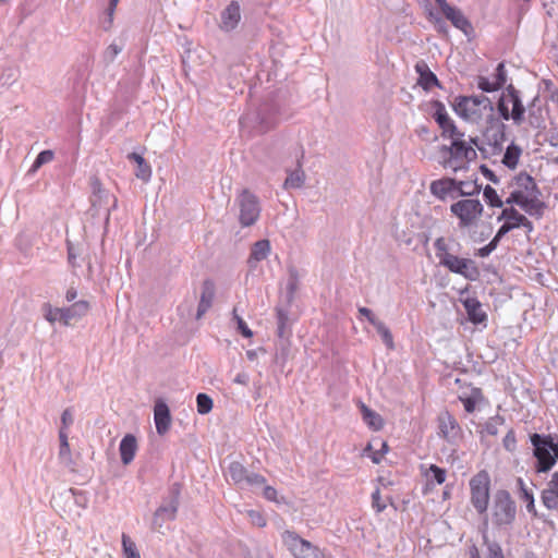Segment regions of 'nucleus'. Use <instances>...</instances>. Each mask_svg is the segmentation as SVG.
Instances as JSON below:
<instances>
[{"instance_id": "obj_37", "label": "nucleus", "mask_w": 558, "mask_h": 558, "mask_svg": "<svg viewBox=\"0 0 558 558\" xmlns=\"http://www.w3.org/2000/svg\"><path fill=\"white\" fill-rule=\"evenodd\" d=\"M434 247L436 250V256L441 264L447 256H451L452 254L449 252L450 247L448 241L445 238L436 239L434 243Z\"/></svg>"}, {"instance_id": "obj_62", "label": "nucleus", "mask_w": 558, "mask_h": 558, "mask_svg": "<svg viewBox=\"0 0 558 558\" xmlns=\"http://www.w3.org/2000/svg\"><path fill=\"white\" fill-rule=\"evenodd\" d=\"M68 429H63V428H60L59 430V440H60V446H63V445H69V440H68Z\"/></svg>"}, {"instance_id": "obj_41", "label": "nucleus", "mask_w": 558, "mask_h": 558, "mask_svg": "<svg viewBox=\"0 0 558 558\" xmlns=\"http://www.w3.org/2000/svg\"><path fill=\"white\" fill-rule=\"evenodd\" d=\"M46 313L45 318L53 324L56 322H61L63 324L64 310L63 307H51L50 305H45Z\"/></svg>"}, {"instance_id": "obj_21", "label": "nucleus", "mask_w": 558, "mask_h": 558, "mask_svg": "<svg viewBox=\"0 0 558 558\" xmlns=\"http://www.w3.org/2000/svg\"><path fill=\"white\" fill-rule=\"evenodd\" d=\"M270 242L266 239L255 242L252 246L250 257L247 259L248 267L255 269L257 264L268 257L270 254Z\"/></svg>"}, {"instance_id": "obj_32", "label": "nucleus", "mask_w": 558, "mask_h": 558, "mask_svg": "<svg viewBox=\"0 0 558 558\" xmlns=\"http://www.w3.org/2000/svg\"><path fill=\"white\" fill-rule=\"evenodd\" d=\"M304 181H305L304 171L301 169H296L294 171H291L288 174V177L283 183V186H284V189H300L304 184Z\"/></svg>"}, {"instance_id": "obj_6", "label": "nucleus", "mask_w": 558, "mask_h": 558, "mask_svg": "<svg viewBox=\"0 0 558 558\" xmlns=\"http://www.w3.org/2000/svg\"><path fill=\"white\" fill-rule=\"evenodd\" d=\"M483 205L478 199L465 198L453 203L450 211L459 219L460 228H468L477 222L483 214Z\"/></svg>"}, {"instance_id": "obj_29", "label": "nucleus", "mask_w": 558, "mask_h": 558, "mask_svg": "<svg viewBox=\"0 0 558 558\" xmlns=\"http://www.w3.org/2000/svg\"><path fill=\"white\" fill-rule=\"evenodd\" d=\"M463 305L473 323L480 324L486 319V314L483 312L482 305L476 299H466Z\"/></svg>"}, {"instance_id": "obj_61", "label": "nucleus", "mask_w": 558, "mask_h": 558, "mask_svg": "<svg viewBox=\"0 0 558 558\" xmlns=\"http://www.w3.org/2000/svg\"><path fill=\"white\" fill-rule=\"evenodd\" d=\"M68 256H69L70 263H72V264L74 263L75 258L77 257V252L70 242L68 243Z\"/></svg>"}, {"instance_id": "obj_23", "label": "nucleus", "mask_w": 558, "mask_h": 558, "mask_svg": "<svg viewBox=\"0 0 558 558\" xmlns=\"http://www.w3.org/2000/svg\"><path fill=\"white\" fill-rule=\"evenodd\" d=\"M439 430L444 438L450 439L458 435L459 425L456 418L448 412H441L438 416Z\"/></svg>"}, {"instance_id": "obj_48", "label": "nucleus", "mask_w": 558, "mask_h": 558, "mask_svg": "<svg viewBox=\"0 0 558 558\" xmlns=\"http://www.w3.org/2000/svg\"><path fill=\"white\" fill-rule=\"evenodd\" d=\"M58 456H59V459L62 464H64L66 466L72 465L73 460H72V456H71L70 445L60 446Z\"/></svg>"}, {"instance_id": "obj_51", "label": "nucleus", "mask_w": 558, "mask_h": 558, "mask_svg": "<svg viewBox=\"0 0 558 558\" xmlns=\"http://www.w3.org/2000/svg\"><path fill=\"white\" fill-rule=\"evenodd\" d=\"M506 81H507V73H506L505 64L504 63H499L497 65V68H496L495 81L494 82L500 88L506 83Z\"/></svg>"}, {"instance_id": "obj_52", "label": "nucleus", "mask_w": 558, "mask_h": 558, "mask_svg": "<svg viewBox=\"0 0 558 558\" xmlns=\"http://www.w3.org/2000/svg\"><path fill=\"white\" fill-rule=\"evenodd\" d=\"M260 487H263V495L267 500L279 502L278 492L276 490V488H274L272 486L265 485V484L262 485Z\"/></svg>"}, {"instance_id": "obj_44", "label": "nucleus", "mask_w": 558, "mask_h": 558, "mask_svg": "<svg viewBox=\"0 0 558 558\" xmlns=\"http://www.w3.org/2000/svg\"><path fill=\"white\" fill-rule=\"evenodd\" d=\"M484 197H485V201L492 207H502V205H504V202L499 198L496 190L493 189L490 185H487L484 189Z\"/></svg>"}, {"instance_id": "obj_63", "label": "nucleus", "mask_w": 558, "mask_h": 558, "mask_svg": "<svg viewBox=\"0 0 558 558\" xmlns=\"http://www.w3.org/2000/svg\"><path fill=\"white\" fill-rule=\"evenodd\" d=\"M118 2H119V0H110V2H109V7L107 9V12H108V16H109L110 22L112 21V16H113V13H114V10H116V7H117Z\"/></svg>"}, {"instance_id": "obj_38", "label": "nucleus", "mask_w": 558, "mask_h": 558, "mask_svg": "<svg viewBox=\"0 0 558 558\" xmlns=\"http://www.w3.org/2000/svg\"><path fill=\"white\" fill-rule=\"evenodd\" d=\"M197 412L199 414H207L213 409V399L206 393H198L196 397Z\"/></svg>"}, {"instance_id": "obj_46", "label": "nucleus", "mask_w": 558, "mask_h": 558, "mask_svg": "<svg viewBox=\"0 0 558 558\" xmlns=\"http://www.w3.org/2000/svg\"><path fill=\"white\" fill-rule=\"evenodd\" d=\"M246 514L251 521L252 524L258 526V527H264L266 525V519L264 518V515L257 511V510H247L246 511Z\"/></svg>"}, {"instance_id": "obj_56", "label": "nucleus", "mask_w": 558, "mask_h": 558, "mask_svg": "<svg viewBox=\"0 0 558 558\" xmlns=\"http://www.w3.org/2000/svg\"><path fill=\"white\" fill-rule=\"evenodd\" d=\"M489 558H504L501 547L498 543L488 544Z\"/></svg>"}, {"instance_id": "obj_18", "label": "nucleus", "mask_w": 558, "mask_h": 558, "mask_svg": "<svg viewBox=\"0 0 558 558\" xmlns=\"http://www.w3.org/2000/svg\"><path fill=\"white\" fill-rule=\"evenodd\" d=\"M508 101L509 105L512 106L511 109V120L514 124L520 125L524 120L525 107L522 104L521 98L519 97L518 90L509 85L507 87Z\"/></svg>"}, {"instance_id": "obj_28", "label": "nucleus", "mask_w": 558, "mask_h": 558, "mask_svg": "<svg viewBox=\"0 0 558 558\" xmlns=\"http://www.w3.org/2000/svg\"><path fill=\"white\" fill-rule=\"evenodd\" d=\"M497 219L499 221L500 220H518L520 223V227L525 228L529 232H531L533 230L532 222L513 207L502 209L501 214L498 216Z\"/></svg>"}, {"instance_id": "obj_1", "label": "nucleus", "mask_w": 558, "mask_h": 558, "mask_svg": "<svg viewBox=\"0 0 558 558\" xmlns=\"http://www.w3.org/2000/svg\"><path fill=\"white\" fill-rule=\"evenodd\" d=\"M454 111L470 122H478L485 118L489 124L485 136L494 146V150L502 149V143L506 140V125L494 116L495 108L488 97L484 95L459 97L456 99Z\"/></svg>"}, {"instance_id": "obj_26", "label": "nucleus", "mask_w": 558, "mask_h": 558, "mask_svg": "<svg viewBox=\"0 0 558 558\" xmlns=\"http://www.w3.org/2000/svg\"><path fill=\"white\" fill-rule=\"evenodd\" d=\"M444 15L452 23L454 27L462 31L465 35H469L472 32L473 28L471 23L458 8L451 7L444 13Z\"/></svg>"}, {"instance_id": "obj_10", "label": "nucleus", "mask_w": 558, "mask_h": 558, "mask_svg": "<svg viewBox=\"0 0 558 558\" xmlns=\"http://www.w3.org/2000/svg\"><path fill=\"white\" fill-rule=\"evenodd\" d=\"M462 183H458V180L451 178H441L435 180L429 185L430 193L440 201L447 198L456 199L458 197L471 196L472 192L463 189Z\"/></svg>"}, {"instance_id": "obj_54", "label": "nucleus", "mask_w": 558, "mask_h": 558, "mask_svg": "<svg viewBox=\"0 0 558 558\" xmlns=\"http://www.w3.org/2000/svg\"><path fill=\"white\" fill-rule=\"evenodd\" d=\"M73 413L71 409H65L61 415V428L68 429L73 424Z\"/></svg>"}, {"instance_id": "obj_33", "label": "nucleus", "mask_w": 558, "mask_h": 558, "mask_svg": "<svg viewBox=\"0 0 558 558\" xmlns=\"http://www.w3.org/2000/svg\"><path fill=\"white\" fill-rule=\"evenodd\" d=\"M520 497L526 502V509L531 513H535L534 497L531 489H529L522 478L517 480Z\"/></svg>"}, {"instance_id": "obj_36", "label": "nucleus", "mask_w": 558, "mask_h": 558, "mask_svg": "<svg viewBox=\"0 0 558 558\" xmlns=\"http://www.w3.org/2000/svg\"><path fill=\"white\" fill-rule=\"evenodd\" d=\"M428 482L434 481L437 484H442L446 481V470L435 464H432L425 472Z\"/></svg>"}, {"instance_id": "obj_50", "label": "nucleus", "mask_w": 558, "mask_h": 558, "mask_svg": "<svg viewBox=\"0 0 558 558\" xmlns=\"http://www.w3.org/2000/svg\"><path fill=\"white\" fill-rule=\"evenodd\" d=\"M19 77V71L14 68H8L2 74V83L4 85L13 84Z\"/></svg>"}, {"instance_id": "obj_12", "label": "nucleus", "mask_w": 558, "mask_h": 558, "mask_svg": "<svg viewBox=\"0 0 558 558\" xmlns=\"http://www.w3.org/2000/svg\"><path fill=\"white\" fill-rule=\"evenodd\" d=\"M228 473L230 478L239 485L250 487L262 486L266 483L264 476L248 472L240 462H232L229 465Z\"/></svg>"}, {"instance_id": "obj_49", "label": "nucleus", "mask_w": 558, "mask_h": 558, "mask_svg": "<svg viewBox=\"0 0 558 558\" xmlns=\"http://www.w3.org/2000/svg\"><path fill=\"white\" fill-rule=\"evenodd\" d=\"M477 86L480 89H482L483 92H487V93L495 92V90L499 89V86H497L494 81L490 82L488 78L483 77V76L478 77Z\"/></svg>"}, {"instance_id": "obj_57", "label": "nucleus", "mask_w": 558, "mask_h": 558, "mask_svg": "<svg viewBox=\"0 0 558 558\" xmlns=\"http://www.w3.org/2000/svg\"><path fill=\"white\" fill-rule=\"evenodd\" d=\"M233 383L242 386H247L250 384V375L246 372H240L233 378Z\"/></svg>"}, {"instance_id": "obj_2", "label": "nucleus", "mask_w": 558, "mask_h": 558, "mask_svg": "<svg viewBox=\"0 0 558 558\" xmlns=\"http://www.w3.org/2000/svg\"><path fill=\"white\" fill-rule=\"evenodd\" d=\"M512 189L506 204H515L531 216L542 215L544 203L539 199V190L534 179L525 173H519L510 184Z\"/></svg>"}, {"instance_id": "obj_20", "label": "nucleus", "mask_w": 558, "mask_h": 558, "mask_svg": "<svg viewBox=\"0 0 558 558\" xmlns=\"http://www.w3.org/2000/svg\"><path fill=\"white\" fill-rule=\"evenodd\" d=\"M215 298V284L210 280H205L202 286L201 300L197 306L196 319H201L203 315L211 307Z\"/></svg>"}, {"instance_id": "obj_4", "label": "nucleus", "mask_w": 558, "mask_h": 558, "mask_svg": "<svg viewBox=\"0 0 558 558\" xmlns=\"http://www.w3.org/2000/svg\"><path fill=\"white\" fill-rule=\"evenodd\" d=\"M533 446L535 471L546 473L550 471L558 460V441L551 435L532 434L530 436Z\"/></svg>"}, {"instance_id": "obj_39", "label": "nucleus", "mask_w": 558, "mask_h": 558, "mask_svg": "<svg viewBox=\"0 0 558 558\" xmlns=\"http://www.w3.org/2000/svg\"><path fill=\"white\" fill-rule=\"evenodd\" d=\"M122 546L126 558H141L135 543L125 534L122 535Z\"/></svg>"}, {"instance_id": "obj_45", "label": "nucleus", "mask_w": 558, "mask_h": 558, "mask_svg": "<svg viewBox=\"0 0 558 558\" xmlns=\"http://www.w3.org/2000/svg\"><path fill=\"white\" fill-rule=\"evenodd\" d=\"M233 319L236 322L238 329L245 338H251L253 336L252 330L247 327L246 323L243 320L241 316L238 315V310L234 307L233 310Z\"/></svg>"}, {"instance_id": "obj_11", "label": "nucleus", "mask_w": 558, "mask_h": 558, "mask_svg": "<svg viewBox=\"0 0 558 558\" xmlns=\"http://www.w3.org/2000/svg\"><path fill=\"white\" fill-rule=\"evenodd\" d=\"M284 542L296 558H325L320 550L295 533L286 532Z\"/></svg>"}, {"instance_id": "obj_40", "label": "nucleus", "mask_w": 558, "mask_h": 558, "mask_svg": "<svg viewBox=\"0 0 558 558\" xmlns=\"http://www.w3.org/2000/svg\"><path fill=\"white\" fill-rule=\"evenodd\" d=\"M461 400V402L463 403V408L464 410L468 412V413H472L474 412L475 410V407L477 404V402L480 401L481 399V392L478 389H474L472 391V395L466 397V398H462L460 397L459 398Z\"/></svg>"}, {"instance_id": "obj_31", "label": "nucleus", "mask_w": 558, "mask_h": 558, "mask_svg": "<svg viewBox=\"0 0 558 558\" xmlns=\"http://www.w3.org/2000/svg\"><path fill=\"white\" fill-rule=\"evenodd\" d=\"M521 154V147L514 143H511L504 154L502 163L509 169H514L518 166Z\"/></svg>"}, {"instance_id": "obj_58", "label": "nucleus", "mask_w": 558, "mask_h": 558, "mask_svg": "<svg viewBox=\"0 0 558 558\" xmlns=\"http://www.w3.org/2000/svg\"><path fill=\"white\" fill-rule=\"evenodd\" d=\"M496 250L495 243L489 242L484 247H481L478 250V256L480 257H487L493 251Z\"/></svg>"}, {"instance_id": "obj_16", "label": "nucleus", "mask_w": 558, "mask_h": 558, "mask_svg": "<svg viewBox=\"0 0 558 558\" xmlns=\"http://www.w3.org/2000/svg\"><path fill=\"white\" fill-rule=\"evenodd\" d=\"M154 418L157 433L159 435H165L170 428L171 415L169 407L161 400H158L155 403Z\"/></svg>"}, {"instance_id": "obj_14", "label": "nucleus", "mask_w": 558, "mask_h": 558, "mask_svg": "<svg viewBox=\"0 0 558 558\" xmlns=\"http://www.w3.org/2000/svg\"><path fill=\"white\" fill-rule=\"evenodd\" d=\"M434 118L436 122L439 124V126L442 129L444 134H448L449 137H454L456 135L463 136V134L458 131L453 121L448 116L445 106L441 102L436 101L434 104Z\"/></svg>"}, {"instance_id": "obj_7", "label": "nucleus", "mask_w": 558, "mask_h": 558, "mask_svg": "<svg viewBox=\"0 0 558 558\" xmlns=\"http://www.w3.org/2000/svg\"><path fill=\"white\" fill-rule=\"evenodd\" d=\"M489 484L490 480L485 471L478 472L470 480L471 504L480 514L487 510Z\"/></svg>"}, {"instance_id": "obj_55", "label": "nucleus", "mask_w": 558, "mask_h": 558, "mask_svg": "<svg viewBox=\"0 0 558 558\" xmlns=\"http://www.w3.org/2000/svg\"><path fill=\"white\" fill-rule=\"evenodd\" d=\"M520 228V223L518 220H506V222L499 228L500 235H506L511 230Z\"/></svg>"}, {"instance_id": "obj_15", "label": "nucleus", "mask_w": 558, "mask_h": 558, "mask_svg": "<svg viewBox=\"0 0 558 558\" xmlns=\"http://www.w3.org/2000/svg\"><path fill=\"white\" fill-rule=\"evenodd\" d=\"M241 21L240 4L232 1L222 12L220 16V28L225 32L233 31Z\"/></svg>"}, {"instance_id": "obj_22", "label": "nucleus", "mask_w": 558, "mask_h": 558, "mask_svg": "<svg viewBox=\"0 0 558 558\" xmlns=\"http://www.w3.org/2000/svg\"><path fill=\"white\" fill-rule=\"evenodd\" d=\"M63 325L69 326L73 322H77L88 313L89 303L87 301L81 300L69 307H63Z\"/></svg>"}, {"instance_id": "obj_27", "label": "nucleus", "mask_w": 558, "mask_h": 558, "mask_svg": "<svg viewBox=\"0 0 558 558\" xmlns=\"http://www.w3.org/2000/svg\"><path fill=\"white\" fill-rule=\"evenodd\" d=\"M128 159L135 162L137 165L135 175L137 179L148 182L151 177V168L150 166L145 161V159L137 153H130L128 155Z\"/></svg>"}, {"instance_id": "obj_64", "label": "nucleus", "mask_w": 558, "mask_h": 558, "mask_svg": "<svg viewBox=\"0 0 558 558\" xmlns=\"http://www.w3.org/2000/svg\"><path fill=\"white\" fill-rule=\"evenodd\" d=\"M258 352H264V350L262 348H259L257 350H247L246 356L250 361H255L258 357Z\"/></svg>"}, {"instance_id": "obj_17", "label": "nucleus", "mask_w": 558, "mask_h": 558, "mask_svg": "<svg viewBox=\"0 0 558 558\" xmlns=\"http://www.w3.org/2000/svg\"><path fill=\"white\" fill-rule=\"evenodd\" d=\"M542 502L547 509L558 510V470L554 472L542 492Z\"/></svg>"}, {"instance_id": "obj_53", "label": "nucleus", "mask_w": 558, "mask_h": 558, "mask_svg": "<svg viewBox=\"0 0 558 558\" xmlns=\"http://www.w3.org/2000/svg\"><path fill=\"white\" fill-rule=\"evenodd\" d=\"M372 505L377 512H381L386 509V504L381 502L380 490L378 488L372 494Z\"/></svg>"}, {"instance_id": "obj_35", "label": "nucleus", "mask_w": 558, "mask_h": 558, "mask_svg": "<svg viewBox=\"0 0 558 558\" xmlns=\"http://www.w3.org/2000/svg\"><path fill=\"white\" fill-rule=\"evenodd\" d=\"M372 325L375 327V329L381 337L384 343L389 349H392L393 348V338H392V335H391L390 330L388 329V327L379 319L377 322L372 320Z\"/></svg>"}, {"instance_id": "obj_59", "label": "nucleus", "mask_w": 558, "mask_h": 558, "mask_svg": "<svg viewBox=\"0 0 558 558\" xmlns=\"http://www.w3.org/2000/svg\"><path fill=\"white\" fill-rule=\"evenodd\" d=\"M458 183L465 184L463 185V189H466L469 192H472L471 196L480 193L481 186L477 185L476 183H470L465 181H458Z\"/></svg>"}, {"instance_id": "obj_9", "label": "nucleus", "mask_w": 558, "mask_h": 558, "mask_svg": "<svg viewBox=\"0 0 558 558\" xmlns=\"http://www.w3.org/2000/svg\"><path fill=\"white\" fill-rule=\"evenodd\" d=\"M239 207V220L243 227L254 225L260 214L258 198L247 190H243L235 199Z\"/></svg>"}, {"instance_id": "obj_34", "label": "nucleus", "mask_w": 558, "mask_h": 558, "mask_svg": "<svg viewBox=\"0 0 558 558\" xmlns=\"http://www.w3.org/2000/svg\"><path fill=\"white\" fill-rule=\"evenodd\" d=\"M124 48V43L121 40L118 43L110 44L102 53V59L106 64H111L117 56L121 53Z\"/></svg>"}, {"instance_id": "obj_5", "label": "nucleus", "mask_w": 558, "mask_h": 558, "mask_svg": "<svg viewBox=\"0 0 558 558\" xmlns=\"http://www.w3.org/2000/svg\"><path fill=\"white\" fill-rule=\"evenodd\" d=\"M517 508L507 490H498L494 495L492 506L493 522L498 526H508L515 519Z\"/></svg>"}, {"instance_id": "obj_3", "label": "nucleus", "mask_w": 558, "mask_h": 558, "mask_svg": "<svg viewBox=\"0 0 558 558\" xmlns=\"http://www.w3.org/2000/svg\"><path fill=\"white\" fill-rule=\"evenodd\" d=\"M463 136L456 135L449 146L442 145L439 148V163L445 169H451L453 172L465 169L466 163L476 158V151L462 140Z\"/></svg>"}, {"instance_id": "obj_60", "label": "nucleus", "mask_w": 558, "mask_h": 558, "mask_svg": "<svg viewBox=\"0 0 558 558\" xmlns=\"http://www.w3.org/2000/svg\"><path fill=\"white\" fill-rule=\"evenodd\" d=\"M359 313H360L362 316L366 317V318H367V320H368L371 324H372V320H374V322H377V320H378V318H377V317H375V316H374V314H373V312H372L369 308H367V307H360V308H359Z\"/></svg>"}, {"instance_id": "obj_13", "label": "nucleus", "mask_w": 558, "mask_h": 558, "mask_svg": "<svg viewBox=\"0 0 558 558\" xmlns=\"http://www.w3.org/2000/svg\"><path fill=\"white\" fill-rule=\"evenodd\" d=\"M441 265L447 267L450 271L459 274L471 280L475 279L477 276V269L474 266L473 260L460 258L453 254L451 256H447Z\"/></svg>"}, {"instance_id": "obj_8", "label": "nucleus", "mask_w": 558, "mask_h": 558, "mask_svg": "<svg viewBox=\"0 0 558 558\" xmlns=\"http://www.w3.org/2000/svg\"><path fill=\"white\" fill-rule=\"evenodd\" d=\"M179 508V487L174 486L171 492V496L165 499L161 505L157 508L151 520V530L155 532L162 533L163 525L173 521L177 517Z\"/></svg>"}, {"instance_id": "obj_19", "label": "nucleus", "mask_w": 558, "mask_h": 558, "mask_svg": "<svg viewBox=\"0 0 558 558\" xmlns=\"http://www.w3.org/2000/svg\"><path fill=\"white\" fill-rule=\"evenodd\" d=\"M415 71L418 74L417 84L425 90H430L435 86H440L437 76L430 71L427 63L423 60L416 62Z\"/></svg>"}, {"instance_id": "obj_47", "label": "nucleus", "mask_w": 558, "mask_h": 558, "mask_svg": "<svg viewBox=\"0 0 558 558\" xmlns=\"http://www.w3.org/2000/svg\"><path fill=\"white\" fill-rule=\"evenodd\" d=\"M504 423V418L500 416H495L489 418L485 424V430L489 435H497L498 426Z\"/></svg>"}, {"instance_id": "obj_25", "label": "nucleus", "mask_w": 558, "mask_h": 558, "mask_svg": "<svg viewBox=\"0 0 558 558\" xmlns=\"http://www.w3.org/2000/svg\"><path fill=\"white\" fill-rule=\"evenodd\" d=\"M277 335L280 339L282 349H286L291 336V328L289 316L287 312L281 308L277 310Z\"/></svg>"}, {"instance_id": "obj_43", "label": "nucleus", "mask_w": 558, "mask_h": 558, "mask_svg": "<svg viewBox=\"0 0 558 558\" xmlns=\"http://www.w3.org/2000/svg\"><path fill=\"white\" fill-rule=\"evenodd\" d=\"M53 159V153L51 150H43L36 157L29 172H36L43 165L50 162Z\"/></svg>"}, {"instance_id": "obj_24", "label": "nucleus", "mask_w": 558, "mask_h": 558, "mask_svg": "<svg viewBox=\"0 0 558 558\" xmlns=\"http://www.w3.org/2000/svg\"><path fill=\"white\" fill-rule=\"evenodd\" d=\"M119 450L122 463L124 465L130 464L133 461L137 450V441L135 436L131 434L125 435L120 442Z\"/></svg>"}, {"instance_id": "obj_42", "label": "nucleus", "mask_w": 558, "mask_h": 558, "mask_svg": "<svg viewBox=\"0 0 558 558\" xmlns=\"http://www.w3.org/2000/svg\"><path fill=\"white\" fill-rule=\"evenodd\" d=\"M497 110L502 120L508 121L511 119V112L509 110V101H508L507 90L504 92L502 95L500 96L498 104H497Z\"/></svg>"}, {"instance_id": "obj_30", "label": "nucleus", "mask_w": 558, "mask_h": 558, "mask_svg": "<svg viewBox=\"0 0 558 558\" xmlns=\"http://www.w3.org/2000/svg\"><path fill=\"white\" fill-rule=\"evenodd\" d=\"M361 412L363 416V421L367 424L373 430L381 429L384 423L383 418L378 413L367 408L364 403H361Z\"/></svg>"}]
</instances>
